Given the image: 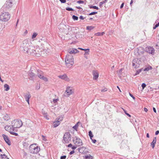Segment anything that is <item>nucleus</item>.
Returning a JSON list of instances; mask_svg holds the SVG:
<instances>
[{"mask_svg": "<svg viewBox=\"0 0 159 159\" xmlns=\"http://www.w3.org/2000/svg\"><path fill=\"white\" fill-rule=\"evenodd\" d=\"M60 124V121L58 120L54 123V127L55 128L58 126Z\"/></svg>", "mask_w": 159, "mask_h": 159, "instance_id": "a878e982", "label": "nucleus"}, {"mask_svg": "<svg viewBox=\"0 0 159 159\" xmlns=\"http://www.w3.org/2000/svg\"><path fill=\"white\" fill-rule=\"evenodd\" d=\"M94 28V27L92 26H87L86 27V29L87 30H91L93 29Z\"/></svg>", "mask_w": 159, "mask_h": 159, "instance_id": "7c9ffc66", "label": "nucleus"}, {"mask_svg": "<svg viewBox=\"0 0 159 159\" xmlns=\"http://www.w3.org/2000/svg\"><path fill=\"white\" fill-rule=\"evenodd\" d=\"M107 91V89L106 88H105L104 89H102L101 90V91L102 92H106Z\"/></svg>", "mask_w": 159, "mask_h": 159, "instance_id": "8fccbe9b", "label": "nucleus"}, {"mask_svg": "<svg viewBox=\"0 0 159 159\" xmlns=\"http://www.w3.org/2000/svg\"><path fill=\"white\" fill-rule=\"evenodd\" d=\"M37 75L41 79V78L43 76V72L42 71L39 70H37Z\"/></svg>", "mask_w": 159, "mask_h": 159, "instance_id": "6ab92c4d", "label": "nucleus"}, {"mask_svg": "<svg viewBox=\"0 0 159 159\" xmlns=\"http://www.w3.org/2000/svg\"><path fill=\"white\" fill-rule=\"evenodd\" d=\"M153 110L154 112H155V113L156 112V108L155 107H153Z\"/></svg>", "mask_w": 159, "mask_h": 159, "instance_id": "774afa93", "label": "nucleus"}, {"mask_svg": "<svg viewBox=\"0 0 159 159\" xmlns=\"http://www.w3.org/2000/svg\"><path fill=\"white\" fill-rule=\"evenodd\" d=\"M75 152L74 151H71L70 152V155H72V154H73Z\"/></svg>", "mask_w": 159, "mask_h": 159, "instance_id": "bf43d9fd", "label": "nucleus"}, {"mask_svg": "<svg viewBox=\"0 0 159 159\" xmlns=\"http://www.w3.org/2000/svg\"><path fill=\"white\" fill-rule=\"evenodd\" d=\"M77 2L79 3H83L84 2V1L82 0H79Z\"/></svg>", "mask_w": 159, "mask_h": 159, "instance_id": "de8ad7c7", "label": "nucleus"}, {"mask_svg": "<svg viewBox=\"0 0 159 159\" xmlns=\"http://www.w3.org/2000/svg\"><path fill=\"white\" fill-rule=\"evenodd\" d=\"M58 28L61 33L66 34H69V30L70 29L71 30L74 28L70 27L69 25H66L63 23H61L58 26Z\"/></svg>", "mask_w": 159, "mask_h": 159, "instance_id": "f03ea898", "label": "nucleus"}, {"mask_svg": "<svg viewBox=\"0 0 159 159\" xmlns=\"http://www.w3.org/2000/svg\"><path fill=\"white\" fill-rule=\"evenodd\" d=\"M143 89L146 86V84H145L143 83L141 85Z\"/></svg>", "mask_w": 159, "mask_h": 159, "instance_id": "37998d69", "label": "nucleus"}, {"mask_svg": "<svg viewBox=\"0 0 159 159\" xmlns=\"http://www.w3.org/2000/svg\"><path fill=\"white\" fill-rule=\"evenodd\" d=\"M89 135L91 139H92V138L93 137V135L92 134V133L91 131H89Z\"/></svg>", "mask_w": 159, "mask_h": 159, "instance_id": "c85d7f7f", "label": "nucleus"}, {"mask_svg": "<svg viewBox=\"0 0 159 159\" xmlns=\"http://www.w3.org/2000/svg\"><path fill=\"white\" fill-rule=\"evenodd\" d=\"M78 49H81V50L84 51H89V48L85 49H83L81 48H79Z\"/></svg>", "mask_w": 159, "mask_h": 159, "instance_id": "c03bdc74", "label": "nucleus"}, {"mask_svg": "<svg viewBox=\"0 0 159 159\" xmlns=\"http://www.w3.org/2000/svg\"><path fill=\"white\" fill-rule=\"evenodd\" d=\"M32 45L31 43L27 39H25L23 41L20 47V49L21 51L24 52L25 53L26 51Z\"/></svg>", "mask_w": 159, "mask_h": 159, "instance_id": "7ed1b4c3", "label": "nucleus"}, {"mask_svg": "<svg viewBox=\"0 0 159 159\" xmlns=\"http://www.w3.org/2000/svg\"><path fill=\"white\" fill-rule=\"evenodd\" d=\"M152 69V68L151 66H149V67H147L145 68L144 70V71H148L149 70H151Z\"/></svg>", "mask_w": 159, "mask_h": 159, "instance_id": "72a5a7b5", "label": "nucleus"}, {"mask_svg": "<svg viewBox=\"0 0 159 159\" xmlns=\"http://www.w3.org/2000/svg\"><path fill=\"white\" fill-rule=\"evenodd\" d=\"M108 0H104V1L101 2L99 3V6L101 7V6L104 3H106Z\"/></svg>", "mask_w": 159, "mask_h": 159, "instance_id": "c756f323", "label": "nucleus"}, {"mask_svg": "<svg viewBox=\"0 0 159 159\" xmlns=\"http://www.w3.org/2000/svg\"><path fill=\"white\" fill-rule=\"evenodd\" d=\"M158 26V25H157L156 24L155 25L154 27H153V29H156V28Z\"/></svg>", "mask_w": 159, "mask_h": 159, "instance_id": "69168bd1", "label": "nucleus"}, {"mask_svg": "<svg viewBox=\"0 0 159 159\" xmlns=\"http://www.w3.org/2000/svg\"><path fill=\"white\" fill-rule=\"evenodd\" d=\"M23 125L22 121L20 119L14 120L12 121L11 122L12 127H11V129H12L13 131L16 132L17 129V128H19L21 127Z\"/></svg>", "mask_w": 159, "mask_h": 159, "instance_id": "f257e3e1", "label": "nucleus"}, {"mask_svg": "<svg viewBox=\"0 0 159 159\" xmlns=\"http://www.w3.org/2000/svg\"><path fill=\"white\" fill-rule=\"evenodd\" d=\"M79 18L81 20H84L85 18L83 16H80Z\"/></svg>", "mask_w": 159, "mask_h": 159, "instance_id": "5fc2aeb1", "label": "nucleus"}, {"mask_svg": "<svg viewBox=\"0 0 159 159\" xmlns=\"http://www.w3.org/2000/svg\"><path fill=\"white\" fill-rule=\"evenodd\" d=\"M24 96L26 101L29 104V100L31 97V95L29 92H27L24 94Z\"/></svg>", "mask_w": 159, "mask_h": 159, "instance_id": "f8f14e48", "label": "nucleus"}, {"mask_svg": "<svg viewBox=\"0 0 159 159\" xmlns=\"http://www.w3.org/2000/svg\"><path fill=\"white\" fill-rule=\"evenodd\" d=\"M77 146H77V145H75V146H72L71 147L72 149H76L77 148Z\"/></svg>", "mask_w": 159, "mask_h": 159, "instance_id": "3c124183", "label": "nucleus"}, {"mask_svg": "<svg viewBox=\"0 0 159 159\" xmlns=\"http://www.w3.org/2000/svg\"><path fill=\"white\" fill-rule=\"evenodd\" d=\"M141 70H142V69H139V70H137L136 73L134 75H137L139 74V73L140 72H141Z\"/></svg>", "mask_w": 159, "mask_h": 159, "instance_id": "58836bf2", "label": "nucleus"}, {"mask_svg": "<svg viewBox=\"0 0 159 159\" xmlns=\"http://www.w3.org/2000/svg\"><path fill=\"white\" fill-rule=\"evenodd\" d=\"M65 64L67 67L70 68L74 63L73 56L70 54H67L65 59Z\"/></svg>", "mask_w": 159, "mask_h": 159, "instance_id": "20e7f679", "label": "nucleus"}, {"mask_svg": "<svg viewBox=\"0 0 159 159\" xmlns=\"http://www.w3.org/2000/svg\"><path fill=\"white\" fill-rule=\"evenodd\" d=\"M129 95L133 98L134 99H135L133 95L131 93H129Z\"/></svg>", "mask_w": 159, "mask_h": 159, "instance_id": "4d7b16f0", "label": "nucleus"}, {"mask_svg": "<svg viewBox=\"0 0 159 159\" xmlns=\"http://www.w3.org/2000/svg\"><path fill=\"white\" fill-rule=\"evenodd\" d=\"M0 156L2 159H9L5 154H1Z\"/></svg>", "mask_w": 159, "mask_h": 159, "instance_id": "bb28decb", "label": "nucleus"}, {"mask_svg": "<svg viewBox=\"0 0 159 159\" xmlns=\"http://www.w3.org/2000/svg\"><path fill=\"white\" fill-rule=\"evenodd\" d=\"M57 99H54L53 100V102L54 103H56V102H57Z\"/></svg>", "mask_w": 159, "mask_h": 159, "instance_id": "338daca9", "label": "nucleus"}, {"mask_svg": "<svg viewBox=\"0 0 159 159\" xmlns=\"http://www.w3.org/2000/svg\"><path fill=\"white\" fill-rule=\"evenodd\" d=\"M73 141L74 142L75 145H77L78 147L81 146L83 144L82 140L77 137H75L73 138Z\"/></svg>", "mask_w": 159, "mask_h": 159, "instance_id": "6e6552de", "label": "nucleus"}, {"mask_svg": "<svg viewBox=\"0 0 159 159\" xmlns=\"http://www.w3.org/2000/svg\"><path fill=\"white\" fill-rule=\"evenodd\" d=\"M73 93L72 90V88L70 87H67L66 90L64 93V96L66 97H68L70 95L72 94Z\"/></svg>", "mask_w": 159, "mask_h": 159, "instance_id": "9b49d317", "label": "nucleus"}, {"mask_svg": "<svg viewBox=\"0 0 159 159\" xmlns=\"http://www.w3.org/2000/svg\"><path fill=\"white\" fill-rule=\"evenodd\" d=\"M42 51H41V52L40 53H38L37 54V57H39L41 56L42 57H44L45 56L47 53H46V49H41Z\"/></svg>", "mask_w": 159, "mask_h": 159, "instance_id": "2eb2a0df", "label": "nucleus"}, {"mask_svg": "<svg viewBox=\"0 0 159 159\" xmlns=\"http://www.w3.org/2000/svg\"><path fill=\"white\" fill-rule=\"evenodd\" d=\"M91 140H92V142L93 143H95L96 142V140L95 139H91Z\"/></svg>", "mask_w": 159, "mask_h": 159, "instance_id": "052dcab7", "label": "nucleus"}, {"mask_svg": "<svg viewBox=\"0 0 159 159\" xmlns=\"http://www.w3.org/2000/svg\"><path fill=\"white\" fill-rule=\"evenodd\" d=\"M140 62V60L137 58H135L132 61V65L135 68H138L139 67Z\"/></svg>", "mask_w": 159, "mask_h": 159, "instance_id": "9d476101", "label": "nucleus"}, {"mask_svg": "<svg viewBox=\"0 0 159 159\" xmlns=\"http://www.w3.org/2000/svg\"><path fill=\"white\" fill-rule=\"evenodd\" d=\"M93 8L96 9L97 10H98L99 9L98 7L96 6H93Z\"/></svg>", "mask_w": 159, "mask_h": 159, "instance_id": "864d4df0", "label": "nucleus"}, {"mask_svg": "<svg viewBox=\"0 0 159 159\" xmlns=\"http://www.w3.org/2000/svg\"><path fill=\"white\" fill-rule=\"evenodd\" d=\"M5 129L6 131H7L9 132H10V126H6L5 127Z\"/></svg>", "mask_w": 159, "mask_h": 159, "instance_id": "f704fd0d", "label": "nucleus"}, {"mask_svg": "<svg viewBox=\"0 0 159 159\" xmlns=\"http://www.w3.org/2000/svg\"><path fill=\"white\" fill-rule=\"evenodd\" d=\"M66 10L68 11H73L74 10L71 8L70 7H66Z\"/></svg>", "mask_w": 159, "mask_h": 159, "instance_id": "a19ab883", "label": "nucleus"}, {"mask_svg": "<svg viewBox=\"0 0 159 159\" xmlns=\"http://www.w3.org/2000/svg\"><path fill=\"white\" fill-rule=\"evenodd\" d=\"M93 75L94 79L96 80L97 78H98V73L94 71H93Z\"/></svg>", "mask_w": 159, "mask_h": 159, "instance_id": "5701e85b", "label": "nucleus"}, {"mask_svg": "<svg viewBox=\"0 0 159 159\" xmlns=\"http://www.w3.org/2000/svg\"><path fill=\"white\" fill-rule=\"evenodd\" d=\"M2 136L5 142L8 144L10 145V142L8 137L4 134H3Z\"/></svg>", "mask_w": 159, "mask_h": 159, "instance_id": "a211bd4d", "label": "nucleus"}, {"mask_svg": "<svg viewBox=\"0 0 159 159\" xmlns=\"http://www.w3.org/2000/svg\"><path fill=\"white\" fill-rule=\"evenodd\" d=\"M37 35V34L36 33H34L32 35V38L33 39H34L35 38H36Z\"/></svg>", "mask_w": 159, "mask_h": 159, "instance_id": "e433bc0d", "label": "nucleus"}, {"mask_svg": "<svg viewBox=\"0 0 159 159\" xmlns=\"http://www.w3.org/2000/svg\"><path fill=\"white\" fill-rule=\"evenodd\" d=\"M63 116H61L59 117H58V120H59L60 122L61 121H62L63 119Z\"/></svg>", "mask_w": 159, "mask_h": 159, "instance_id": "ea45409f", "label": "nucleus"}, {"mask_svg": "<svg viewBox=\"0 0 159 159\" xmlns=\"http://www.w3.org/2000/svg\"><path fill=\"white\" fill-rule=\"evenodd\" d=\"M42 112L43 114L45 115H46V114H47L46 113H45V111L43 109L42 110Z\"/></svg>", "mask_w": 159, "mask_h": 159, "instance_id": "6e6d98bb", "label": "nucleus"}, {"mask_svg": "<svg viewBox=\"0 0 159 159\" xmlns=\"http://www.w3.org/2000/svg\"><path fill=\"white\" fill-rule=\"evenodd\" d=\"M29 149L30 152L33 154H37L40 150V148L35 144H31Z\"/></svg>", "mask_w": 159, "mask_h": 159, "instance_id": "39448f33", "label": "nucleus"}, {"mask_svg": "<svg viewBox=\"0 0 159 159\" xmlns=\"http://www.w3.org/2000/svg\"><path fill=\"white\" fill-rule=\"evenodd\" d=\"M14 131H13L12 130V131H11V134H12L13 135L17 136L18 135V134L17 133H16Z\"/></svg>", "mask_w": 159, "mask_h": 159, "instance_id": "c9c22d12", "label": "nucleus"}, {"mask_svg": "<svg viewBox=\"0 0 159 159\" xmlns=\"http://www.w3.org/2000/svg\"><path fill=\"white\" fill-rule=\"evenodd\" d=\"M124 3H122L120 6V8L121 9L124 6Z\"/></svg>", "mask_w": 159, "mask_h": 159, "instance_id": "680f3d73", "label": "nucleus"}, {"mask_svg": "<svg viewBox=\"0 0 159 159\" xmlns=\"http://www.w3.org/2000/svg\"><path fill=\"white\" fill-rule=\"evenodd\" d=\"M4 88H5L4 90L6 91L10 89L9 85L6 84L4 85Z\"/></svg>", "mask_w": 159, "mask_h": 159, "instance_id": "cd10ccee", "label": "nucleus"}, {"mask_svg": "<svg viewBox=\"0 0 159 159\" xmlns=\"http://www.w3.org/2000/svg\"><path fill=\"white\" fill-rule=\"evenodd\" d=\"M41 79L43 80L45 82H47L48 81V78L43 76L42 78H41Z\"/></svg>", "mask_w": 159, "mask_h": 159, "instance_id": "473e14b6", "label": "nucleus"}, {"mask_svg": "<svg viewBox=\"0 0 159 159\" xmlns=\"http://www.w3.org/2000/svg\"><path fill=\"white\" fill-rule=\"evenodd\" d=\"M66 155L61 156V157H60V159H65L66 158Z\"/></svg>", "mask_w": 159, "mask_h": 159, "instance_id": "a18cd8bd", "label": "nucleus"}, {"mask_svg": "<svg viewBox=\"0 0 159 159\" xmlns=\"http://www.w3.org/2000/svg\"><path fill=\"white\" fill-rule=\"evenodd\" d=\"M156 137L154 138L153 141L151 143V145L153 148L154 147L156 142Z\"/></svg>", "mask_w": 159, "mask_h": 159, "instance_id": "4be33fe9", "label": "nucleus"}, {"mask_svg": "<svg viewBox=\"0 0 159 159\" xmlns=\"http://www.w3.org/2000/svg\"><path fill=\"white\" fill-rule=\"evenodd\" d=\"M4 7H5L7 9H9L10 7V2L7 1L4 5Z\"/></svg>", "mask_w": 159, "mask_h": 159, "instance_id": "b1692460", "label": "nucleus"}, {"mask_svg": "<svg viewBox=\"0 0 159 159\" xmlns=\"http://www.w3.org/2000/svg\"><path fill=\"white\" fill-rule=\"evenodd\" d=\"M35 48L36 47H33L31 45L30 47L29 48L25 53H26L29 55H34Z\"/></svg>", "mask_w": 159, "mask_h": 159, "instance_id": "1a4fd4ad", "label": "nucleus"}, {"mask_svg": "<svg viewBox=\"0 0 159 159\" xmlns=\"http://www.w3.org/2000/svg\"><path fill=\"white\" fill-rule=\"evenodd\" d=\"M81 124L80 122H78L73 127V128L75 130H77V129L78 126V124Z\"/></svg>", "mask_w": 159, "mask_h": 159, "instance_id": "393cba45", "label": "nucleus"}, {"mask_svg": "<svg viewBox=\"0 0 159 159\" xmlns=\"http://www.w3.org/2000/svg\"><path fill=\"white\" fill-rule=\"evenodd\" d=\"M89 51H85V52L84 54V55H88L89 54Z\"/></svg>", "mask_w": 159, "mask_h": 159, "instance_id": "09e8293b", "label": "nucleus"}, {"mask_svg": "<svg viewBox=\"0 0 159 159\" xmlns=\"http://www.w3.org/2000/svg\"><path fill=\"white\" fill-rule=\"evenodd\" d=\"M85 148L84 147H82L79 148L78 149V151L80 153H84Z\"/></svg>", "mask_w": 159, "mask_h": 159, "instance_id": "412c9836", "label": "nucleus"}, {"mask_svg": "<svg viewBox=\"0 0 159 159\" xmlns=\"http://www.w3.org/2000/svg\"><path fill=\"white\" fill-rule=\"evenodd\" d=\"M95 35L96 36H101V33L98 32L95 34Z\"/></svg>", "mask_w": 159, "mask_h": 159, "instance_id": "49530a36", "label": "nucleus"}, {"mask_svg": "<svg viewBox=\"0 0 159 159\" xmlns=\"http://www.w3.org/2000/svg\"><path fill=\"white\" fill-rule=\"evenodd\" d=\"M97 13V12H91L89 14V15H94L96 14Z\"/></svg>", "mask_w": 159, "mask_h": 159, "instance_id": "79ce46f5", "label": "nucleus"}, {"mask_svg": "<svg viewBox=\"0 0 159 159\" xmlns=\"http://www.w3.org/2000/svg\"><path fill=\"white\" fill-rule=\"evenodd\" d=\"M28 75L29 76V79L30 80H33L37 77V75L32 72L30 71L28 74Z\"/></svg>", "mask_w": 159, "mask_h": 159, "instance_id": "4468645a", "label": "nucleus"}, {"mask_svg": "<svg viewBox=\"0 0 159 159\" xmlns=\"http://www.w3.org/2000/svg\"><path fill=\"white\" fill-rule=\"evenodd\" d=\"M10 16L8 13L5 12L0 15V20L6 21L9 19Z\"/></svg>", "mask_w": 159, "mask_h": 159, "instance_id": "0eeeda50", "label": "nucleus"}, {"mask_svg": "<svg viewBox=\"0 0 159 159\" xmlns=\"http://www.w3.org/2000/svg\"><path fill=\"white\" fill-rule=\"evenodd\" d=\"M59 77L61 79L66 81H68L69 80L68 78L67 77V75L65 74L63 75H60L59 76Z\"/></svg>", "mask_w": 159, "mask_h": 159, "instance_id": "aec40b11", "label": "nucleus"}, {"mask_svg": "<svg viewBox=\"0 0 159 159\" xmlns=\"http://www.w3.org/2000/svg\"><path fill=\"white\" fill-rule=\"evenodd\" d=\"M41 51H42L41 49L39 48V47L36 46L34 56L37 57V54L38 53H40L41 52Z\"/></svg>", "mask_w": 159, "mask_h": 159, "instance_id": "f3484780", "label": "nucleus"}, {"mask_svg": "<svg viewBox=\"0 0 159 159\" xmlns=\"http://www.w3.org/2000/svg\"><path fill=\"white\" fill-rule=\"evenodd\" d=\"M72 144L71 143H70L68 145V147H72Z\"/></svg>", "mask_w": 159, "mask_h": 159, "instance_id": "0e129e2a", "label": "nucleus"}, {"mask_svg": "<svg viewBox=\"0 0 159 159\" xmlns=\"http://www.w3.org/2000/svg\"><path fill=\"white\" fill-rule=\"evenodd\" d=\"M68 52L69 53L68 54H75L79 52V51L77 49L74 48H70L68 50Z\"/></svg>", "mask_w": 159, "mask_h": 159, "instance_id": "ddd939ff", "label": "nucleus"}, {"mask_svg": "<svg viewBox=\"0 0 159 159\" xmlns=\"http://www.w3.org/2000/svg\"><path fill=\"white\" fill-rule=\"evenodd\" d=\"M42 138H43V139L45 141L47 140V139L45 138V137L43 136V135H42Z\"/></svg>", "mask_w": 159, "mask_h": 159, "instance_id": "13d9d810", "label": "nucleus"}, {"mask_svg": "<svg viewBox=\"0 0 159 159\" xmlns=\"http://www.w3.org/2000/svg\"><path fill=\"white\" fill-rule=\"evenodd\" d=\"M71 135L69 132H66L64 134L62 142L64 143H69L71 139Z\"/></svg>", "mask_w": 159, "mask_h": 159, "instance_id": "423d86ee", "label": "nucleus"}, {"mask_svg": "<svg viewBox=\"0 0 159 159\" xmlns=\"http://www.w3.org/2000/svg\"><path fill=\"white\" fill-rule=\"evenodd\" d=\"M61 3H65L66 2V0H59Z\"/></svg>", "mask_w": 159, "mask_h": 159, "instance_id": "603ef678", "label": "nucleus"}, {"mask_svg": "<svg viewBox=\"0 0 159 159\" xmlns=\"http://www.w3.org/2000/svg\"><path fill=\"white\" fill-rule=\"evenodd\" d=\"M159 131L157 130L155 132V135H157L159 134Z\"/></svg>", "mask_w": 159, "mask_h": 159, "instance_id": "e2e57ef3", "label": "nucleus"}, {"mask_svg": "<svg viewBox=\"0 0 159 159\" xmlns=\"http://www.w3.org/2000/svg\"><path fill=\"white\" fill-rule=\"evenodd\" d=\"M72 18L74 20H77L78 19V18L77 16L75 15H73L72 16Z\"/></svg>", "mask_w": 159, "mask_h": 159, "instance_id": "4c0bfd02", "label": "nucleus"}, {"mask_svg": "<svg viewBox=\"0 0 159 159\" xmlns=\"http://www.w3.org/2000/svg\"><path fill=\"white\" fill-rule=\"evenodd\" d=\"M146 50L147 52L151 54H153L154 52V48L150 47H148L147 48Z\"/></svg>", "mask_w": 159, "mask_h": 159, "instance_id": "dca6fc26", "label": "nucleus"}, {"mask_svg": "<svg viewBox=\"0 0 159 159\" xmlns=\"http://www.w3.org/2000/svg\"><path fill=\"white\" fill-rule=\"evenodd\" d=\"M93 158V157L89 154V155H87L85 156V159H92Z\"/></svg>", "mask_w": 159, "mask_h": 159, "instance_id": "2f4dec72", "label": "nucleus"}]
</instances>
